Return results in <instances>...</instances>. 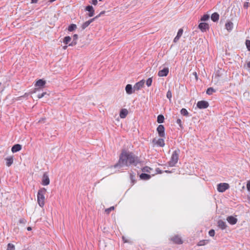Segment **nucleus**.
<instances>
[{
	"instance_id": "aec40b11",
	"label": "nucleus",
	"mask_w": 250,
	"mask_h": 250,
	"mask_svg": "<svg viewBox=\"0 0 250 250\" xmlns=\"http://www.w3.org/2000/svg\"><path fill=\"white\" fill-rule=\"evenodd\" d=\"M128 114V111L126 109H122L120 112V117L121 118H125Z\"/></svg>"
},
{
	"instance_id": "20e7f679",
	"label": "nucleus",
	"mask_w": 250,
	"mask_h": 250,
	"mask_svg": "<svg viewBox=\"0 0 250 250\" xmlns=\"http://www.w3.org/2000/svg\"><path fill=\"white\" fill-rule=\"evenodd\" d=\"M228 183H220L217 185V190L220 192H223L229 188Z\"/></svg>"
},
{
	"instance_id": "a19ab883",
	"label": "nucleus",
	"mask_w": 250,
	"mask_h": 250,
	"mask_svg": "<svg viewBox=\"0 0 250 250\" xmlns=\"http://www.w3.org/2000/svg\"><path fill=\"white\" fill-rule=\"evenodd\" d=\"M250 6V3L249 2H245L244 4V8L247 9Z\"/></svg>"
},
{
	"instance_id": "49530a36",
	"label": "nucleus",
	"mask_w": 250,
	"mask_h": 250,
	"mask_svg": "<svg viewBox=\"0 0 250 250\" xmlns=\"http://www.w3.org/2000/svg\"><path fill=\"white\" fill-rule=\"evenodd\" d=\"M78 39V35L77 34H74L73 36V40L77 41Z\"/></svg>"
},
{
	"instance_id": "9d476101",
	"label": "nucleus",
	"mask_w": 250,
	"mask_h": 250,
	"mask_svg": "<svg viewBox=\"0 0 250 250\" xmlns=\"http://www.w3.org/2000/svg\"><path fill=\"white\" fill-rule=\"evenodd\" d=\"M85 11H88V13L87 14L88 16L90 17H91L94 15V9L92 6L91 5H87L86 6L85 8Z\"/></svg>"
},
{
	"instance_id": "dca6fc26",
	"label": "nucleus",
	"mask_w": 250,
	"mask_h": 250,
	"mask_svg": "<svg viewBox=\"0 0 250 250\" xmlns=\"http://www.w3.org/2000/svg\"><path fill=\"white\" fill-rule=\"evenodd\" d=\"M218 227L222 229H224L227 228V225L225 221L222 220H219L217 222Z\"/></svg>"
},
{
	"instance_id": "ea45409f",
	"label": "nucleus",
	"mask_w": 250,
	"mask_h": 250,
	"mask_svg": "<svg viewBox=\"0 0 250 250\" xmlns=\"http://www.w3.org/2000/svg\"><path fill=\"white\" fill-rule=\"evenodd\" d=\"M208 234L210 236L213 237L215 235V231L214 229H211L208 232Z\"/></svg>"
},
{
	"instance_id": "de8ad7c7",
	"label": "nucleus",
	"mask_w": 250,
	"mask_h": 250,
	"mask_svg": "<svg viewBox=\"0 0 250 250\" xmlns=\"http://www.w3.org/2000/svg\"><path fill=\"white\" fill-rule=\"evenodd\" d=\"M176 123L180 125V126H182V121H181V119H178L177 120Z\"/></svg>"
},
{
	"instance_id": "f03ea898",
	"label": "nucleus",
	"mask_w": 250,
	"mask_h": 250,
	"mask_svg": "<svg viewBox=\"0 0 250 250\" xmlns=\"http://www.w3.org/2000/svg\"><path fill=\"white\" fill-rule=\"evenodd\" d=\"M180 153V150L178 148L175 150L171 156L169 161L168 162V166L170 167H175L179 160V156Z\"/></svg>"
},
{
	"instance_id": "6e6d98bb",
	"label": "nucleus",
	"mask_w": 250,
	"mask_h": 250,
	"mask_svg": "<svg viewBox=\"0 0 250 250\" xmlns=\"http://www.w3.org/2000/svg\"><path fill=\"white\" fill-rule=\"evenodd\" d=\"M27 230L30 231L32 229V228L30 227H27Z\"/></svg>"
},
{
	"instance_id": "e433bc0d",
	"label": "nucleus",
	"mask_w": 250,
	"mask_h": 250,
	"mask_svg": "<svg viewBox=\"0 0 250 250\" xmlns=\"http://www.w3.org/2000/svg\"><path fill=\"white\" fill-rule=\"evenodd\" d=\"M114 209V207L113 206V207H110L109 208H106L105 210V211L106 213L109 214L112 210H113Z\"/></svg>"
},
{
	"instance_id": "e2e57ef3",
	"label": "nucleus",
	"mask_w": 250,
	"mask_h": 250,
	"mask_svg": "<svg viewBox=\"0 0 250 250\" xmlns=\"http://www.w3.org/2000/svg\"><path fill=\"white\" fill-rule=\"evenodd\" d=\"M99 0V1H102V0Z\"/></svg>"
},
{
	"instance_id": "9b49d317",
	"label": "nucleus",
	"mask_w": 250,
	"mask_h": 250,
	"mask_svg": "<svg viewBox=\"0 0 250 250\" xmlns=\"http://www.w3.org/2000/svg\"><path fill=\"white\" fill-rule=\"evenodd\" d=\"M145 82L144 80H141L139 82L136 83L133 86L134 91L140 90L144 86Z\"/></svg>"
},
{
	"instance_id": "4be33fe9",
	"label": "nucleus",
	"mask_w": 250,
	"mask_h": 250,
	"mask_svg": "<svg viewBox=\"0 0 250 250\" xmlns=\"http://www.w3.org/2000/svg\"><path fill=\"white\" fill-rule=\"evenodd\" d=\"M129 177L132 186L136 182V180L135 179V173L132 171H131L129 173Z\"/></svg>"
},
{
	"instance_id": "4c0bfd02",
	"label": "nucleus",
	"mask_w": 250,
	"mask_h": 250,
	"mask_svg": "<svg viewBox=\"0 0 250 250\" xmlns=\"http://www.w3.org/2000/svg\"><path fill=\"white\" fill-rule=\"evenodd\" d=\"M246 45L249 51H250V40H247L246 41Z\"/></svg>"
},
{
	"instance_id": "c03bdc74",
	"label": "nucleus",
	"mask_w": 250,
	"mask_h": 250,
	"mask_svg": "<svg viewBox=\"0 0 250 250\" xmlns=\"http://www.w3.org/2000/svg\"><path fill=\"white\" fill-rule=\"evenodd\" d=\"M19 223H21V224H25L26 223V220L24 218H21L20 219V220H19Z\"/></svg>"
},
{
	"instance_id": "1a4fd4ad",
	"label": "nucleus",
	"mask_w": 250,
	"mask_h": 250,
	"mask_svg": "<svg viewBox=\"0 0 250 250\" xmlns=\"http://www.w3.org/2000/svg\"><path fill=\"white\" fill-rule=\"evenodd\" d=\"M97 19V17H94L92 19H90L89 20L84 22L81 25V28L82 30H84L86 27H87L89 24L94 21L95 20Z\"/></svg>"
},
{
	"instance_id": "39448f33",
	"label": "nucleus",
	"mask_w": 250,
	"mask_h": 250,
	"mask_svg": "<svg viewBox=\"0 0 250 250\" xmlns=\"http://www.w3.org/2000/svg\"><path fill=\"white\" fill-rule=\"evenodd\" d=\"M165 128L164 125H160L157 128V131L159 135V136L162 138L165 137Z\"/></svg>"
},
{
	"instance_id": "c756f323",
	"label": "nucleus",
	"mask_w": 250,
	"mask_h": 250,
	"mask_svg": "<svg viewBox=\"0 0 250 250\" xmlns=\"http://www.w3.org/2000/svg\"><path fill=\"white\" fill-rule=\"evenodd\" d=\"M208 242V240H201L198 243L197 245L199 246H204V245H206Z\"/></svg>"
},
{
	"instance_id": "4d7b16f0",
	"label": "nucleus",
	"mask_w": 250,
	"mask_h": 250,
	"mask_svg": "<svg viewBox=\"0 0 250 250\" xmlns=\"http://www.w3.org/2000/svg\"><path fill=\"white\" fill-rule=\"evenodd\" d=\"M193 74L195 75L196 79H197V75L196 72H194Z\"/></svg>"
},
{
	"instance_id": "c85d7f7f",
	"label": "nucleus",
	"mask_w": 250,
	"mask_h": 250,
	"mask_svg": "<svg viewBox=\"0 0 250 250\" xmlns=\"http://www.w3.org/2000/svg\"><path fill=\"white\" fill-rule=\"evenodd\" d=\"M77 28V25L75 24H71L68 27V30L69 32H72Z\"/></svg>"
},
{
	"instance_id": "5fc2aeb1",
	"label": "nucleus",
	"mask_w": 250,
	"mask_h": 250,
	"mask_svg": "<svg viewBox=\"0 0 250 250\" xmlns=\"http://www.w3.org/2000/svg\"><path fill=\"white\" fill-rule=\"evenodd\" d=\"M247 66H248V68H249L250 69V62H249L247 63Z\"/></svg>"
},
{
	"instance_id": "cd10ccee",
	"label": "nucleus",
	"mask_w": 250,
	"mask_h": 250,
	"mask_svg": "<svg viewBox=\"0 0 250 250\" xmlns=\"http://www.w3.org/2000/svg\"><path fill=\"white\" fill-rule=\"evenodd\" d=\"M215 92H216V90L214 89L213 88H212V87H209V88H208L207 89V91H206V93L208 95H210L212 94L213 93H214Z\"/></svg>"
},
{
	"instance_id": "7ed1b4c3",
	"label": "nucleus",
	"mask_w": 250,
	"mask_h": 250,
	"mask_svg": "<svg viewBox=\"0 0 250 250\" xmlns=\"http://www.w3.org/2000/svg\"><path fill=\"white\" fill-rule=\"evenodd\" d=\"M46 192V189L44 188H41L38 190L37 194V201L41 207H43L44 205V194Z\"/></svg>"
},
{
	"instance_id": "8fccbe9b",
	"label": "nucleus",
	"mask_w": 250,
	"mask_h": 250,
	"mask_svg": "<svg viewBox=\"0 0 250 250\" xmlns=\"http://www.w3.org/2000/svg\"><path fill=\"white\" fill-rule=\"evenodd\" d=\"M105 13V11H102L100 13V14L96 16L95 17H97V19L99 18L101 16L103 15V14H104Z\"/></svg>"
},
{
	"instance_id": "f3484780",
	"label": "nucleus",
	"mask_w": 250,
	"mask_h": 250,
	"mask_svg": "<svg viewBox=\"0 0 250 250\" xmlns=\"http://www.w3.org/2000/svg\"><path fill=\"white\" fill-rule=\"evenodd\" d=\"M46 83L45 81L42 79H40L37 81L36 83L35 84L36 87H42L44 86Z\"/></svg>"
},
{
	"instance_id": "09e8293b",
	"label": "nucleus",
	"mask_w": 250,
	"mask_h": 250,
	"mask_svg": "<svg viewBox=\"0 0 250 250\" xmlns=\"http://www.w3.org/2000/svg\"><path fill=\"white\" fill-rule=\"evenodd\" d=\"M156 171L157 173L158 174H162L163 173V171L159 168H157L156 169Z\"/></svg>"
},
{
	"instance_id": "bb28decb",
	"label": "nucleus",
	"mask_w": 250,
	"mask_h": 250,
	"mask_svg": "<svg viewBox=\"0 0 250 250\" xmlns=\"http://www.w3.org/2000/svg\"><path fill=\"white\" fill-rule=\"evenodd\" d=\"M71 41V38L69 36H66L64 38L63 42L65 44H68Z\"/></svg>"
},
{
	"instance_id": "5701e85b",
	"label": "nucleus",
	"mask_w": 250,
	"mask_h": 250,
	"mask_svg": "<svg viewBox=\"0 0 250 250\" xmlns=\"http://www.w3.org/2000/svg\"><path fill=\"white\" fill-rule=\"evenodd\" d=\"M219 19V15L218 13L214 12L211 15V19L214 22L217 21Z\"/></svg>"
},
{
	"instance_id": "ddd939ff",
	"label": "nucleus",
	"mask_w": 250,
	"mask_h": 250,
	"mask_svg": "<svg viewBox=\"0 0 250 250\" xmlns=\"http://www.w3.org/2000/svg\"><path fill=\"white\" fill-rule=\"evenodd\" d=\"M227 220L231 225H235L237 222V219L232 216H228Z\"/></svg>"
},
{
	"instance_id": "c9c22d12",
	"label": "nucleus",
	"mask_w": 250,
	"mask_h": 250,
	"mask_svg": "<svg viewBox=\"0 0 250 250\" xmlns=\"http://www.w3.org/2000/svg\"><path fill=\"white\" fill-rule=\"evenodd\" d=\"M152 78H149L148 79H147V80L146 81V84L147 85V86H150L152 84Z\"/></svg>"
},
{
	"instance_id": "412c9836",
	"label": "nucleus",
	"mask_w": 250,
	"mask_h": 250,
	"mask_svg": "<svg viewBox=\"0 0 250 250\" xmlns=\"http://www.w3.org/2000/svg\"><path fill=\"white\" fill-rule=\"evenodd\" d=\"M6 161V165L7 167H10L13 163V158L12 156H10L5 159Z\"/></svg>"
},
{
	"instance_id": "7c9ffc66",
	"label": "nucleus",
	"mask_w": 250,
	"mask_h": 250,
	"mask_svg": "<svg viewBox=\"0 0 250 250\" xmlns=\"http://www.w3.org/2000/svg\"><path fill=\"white\" fill-rule=\"evenodd\" d=\"M181 114L185 116H188L189 113L186 108H182L180 111Z\"/></svg>"
},
{
	"instance_id": "58836bf2",
	"label": "nucleus",
	"mask_w": 250,
	"mask_h": 250,
	"mask_svg": "<svg viewBox=\"0 0 250 250\" xmlns=\"http://www.w3.org/2000/svg\"><path fill=\"white\" fill-rule=\"evenodd\" d=\"M183 30L182 28H180L179 29L177 34L176 36L181 37L183 34Z\"/></svg>"
},
{
	"instance_id": "393cba45",
	"label": "nucleus",
	"mask_w": 250,
	"mask_h": 250,
	"mask_svg": "<svg viewBox=\"0 0 250 250\" xmlns=\"http://www.w3.org/2000/svg\"><path fill=\"white\" fill-rule=\"evenodd\" d=\"M156 144L161 147L164 146L165 145L164 140L163 138H159L156 141Z\"/></svg>"
},
{
	"instance_id": "864d4df0",
	"label": "nucleus",
	"mask_w": 250,
	"mask_h": 250,
	"mask_svg": "<svg viewBox=\"0 0 250 250\" xmlns=\"http://www.w3.org/2000/svg\"><path fill=\"white\" fill-rule=\"evenodd\" d=\"M38 1V0H31V3H36Z\"/></svg>"
},
{
	"instance_id": "3c124183",
	"label": "nucleus",
	"mask_w": 250,
	"mask_h": 250,
	"mask_svg": "<svg viewBox=\"0 0 250 250\" xmlns=\"http://www.w3.org/2000/svg\"><path fill=\"white\" fill-rule=\"evenodd\" d=\"M247 188L248 190L250 191V181L248 182L247 184Z\"/></svg>"
},
{
	"instance_id": "79ce46f5",
	"label": "nucleus",
	"mask_w": 250,
	"mask_h": 250,
	"mask_svg": "<svg viewBox=\"0 0 250 250\" xmlns=\"http://www.w3.org/2000/svg\"><path fill=\"white\" fill-rule=\"evenodd\" d=\"M77 43V42L76 41L73 40L72 42L69 44V46H75Z\"/></svg>"
},
{
	"instance_id": "052dcab7",
	"label": "nucleus",
	"mask_w": 250,
	"mask_h": 250,
	"mask_svg": "<svg viewBox=\"0 0 250 250\" xmlns=\"http://www.w3.org/2000/svg\"><path fill=\"white\" fill-rule=\"evenodd\" d=\"M165 172H166V173H170V171H168V170H165Z\"/></svg>"
},
{
	"instance_id": "a18cd8bd",
	"label": "nucleus",
	"mask_w": 250,
	"mask_h": 250,
	"mask_svg": "<svg viewBox=\"0 0 250 250\" xmlns=\"http://www.w3.org/2000/svg\"><path fill=\"white\" fill-rule=\"evenodd\" d=\"M180 37H178V36H176L174 38V40H173V42H177L179 41V39H180Z\"/></svg>"
},
{
	"instance_id": "0eeeda50",
	"label": "nucleus",
	"mask_w": 250,
	"mask_h": 250,
	"mask_svg": "<svg viewBox=\"0 0 250 250\" xmlns=\"http://www.w3.org/2000/svg\"><path fill=\"white\" fill-rule=\"evenodd\" d=\"M50 183V180L46 172L44 173L42 178V184L43 186L48 185Z\"/></svg>"
},
{
	"instance_id": "bf43d9fd",
	"label": "nucleus",
	"mask_w": 250,
	"mask_h": 250,
	"mask_svg": "<svg viewBox=\"0 0 250 250\" xmlns=\"http://www.w3.org/2000/svg\"><path fill=\"white\" fill-rule=\"evenodd\" d=\"M67 48V45L64 46L63 47V49H66Z\"/></svg>"
},
{
	"instance_id": "13d9d810",
	"label": "nucleus",
	"mask_w": 250,
	"mask_h": 250,
	"mask_svg": "<svg viewBox=\"0 0 250 250\" xmlns=\"http://www.w3.org/2000/svg\"><path fill=\"white\" fill-rule=\"evenodd\" d=\"M39 90V89L38 88H36L35 90H34V92H32L31 93H33V92H36V91H38Z\"/></svg>"
},
{
	"instance_id": "2f4dec72",
	"label": "nucleus",
	"mask_w": 250,
	"mask_h": 250,
	"mask_svg": "<svg viewBox=\"0 0 250 250\" xmlns=\"http://www.w3.org/2000/svg\"><path fill=\"white\" fill-rule=\"evenodd\" d=\"M209 18V15L208 14H205L201 18L200 20L201 21H208Z\"/></svg>"
},
{
	"instance_id": "a211bd4d",
	"label": "nucleus",
	"mask_w": 250,
	"mask_h": 250,
	"mask_svg": "<svg viewBox=\"0 0 250 250\" xmlns=\"http://www.w3.org/2000/svg\"><path fill=\"white\" fill-rule=\"evenodd\" d=\"M125 91L127 94H131L133 93L135 91H134L133 88L131 84H127L125 86Z\"/></svg>"
},
{
	"instance_id": "6e6552de",
	"label": "nucleus",
	"mask_w": 250,
	"mask_h": 250,
	"mask_svg": "<svg viewBox=\"0 0 250 250\" xmlns=\"http://www.w3.org/2000/svg\"><path fill=\"white\" fill-rule=\"evenodd\" d=\"M198 28L201 30L202 32H206V31L209 29V26L208 24L207 23L201 22L198 25Z\"/></svg>"
},
{
	"instance_id": "f8f14e48",
	"label": "nucleus",
	"mask_w": 250,
	"mask_h": 250,
	"mask_svg": "<svg viewBox=\"0 0 250 250\" xmlns=\"http://www.w3.org/2000/svg\"><path fill=\"white\" fill-rule=\"evenodd\" d=\"M168 68L167 67H165L159 71L158 75L159 77H166L168 75Z\"/></svg>"
},
{
	"instance_id": "72a5a7b5",
	"label": "nucleus",
	"mask_w": 250,
	"mask_h": 250,
	"mask_svg": "<svg viewBox=\"0 0 250 250\" xmlns=\"http://www.w3.org/2000/svg\"><path fill=\"white\" fill-rule=\"evenodd\" d=\"M150 170H151V168L147 166H146L142 169V171L146 172H150Z\"/></svg>"
},
{
	"instance_id": "4468645a",
	"label": "nucleus",
	"mask_w": 250,
	"mask_h": 250,
	"mask_svg": "<svg viewBox=\"0 0 250 250\" xmlns=\"http://www.w3.org/2000/svg\"><path fill=\"white\" fill-rule=\"evenodd\" d=\"M171 240L175 244H181L183 243V241L181 238L178 235H175L171 238Z\"/></svg>"
},
{
	"instance_id": "37998d69",
	"label": "nucleus",
	"mask_w": 250,
	"mask_h": 250,
	"mask_svg": "<svg viewBox=\"0 0 250 250\" xmlns=\"http://www.w3.org/2000/svg\"><path fill=\"white\" fill-rule=\"evenodd\" d=\"M46 92H43L42 94H39L38 95V98L39 99H41L42 98L43 96H44V95H46Z\"/></svg>"
},
{
	"instance_id": "b1692460",
	"label": "nucleus",
	"mask_w": 250,
	"mask_h": 250,
	"mask_svg": "<svg viewBox=\"0 0 250 250\" xmlns=\"http://www.w3.org/2000/svg\"><path fill=\"white\" fill-rule=\"evenodd\" d=\"M140 178L142 180H147L151 178V176L148 174L142 173L140 175Z\"/></svg>"
},
{
	"instance_id": "6ab92c4d",
	"label": "nucleus",
	"mask_w": 250,
	"mask_h": 250,
	"mask_svg": "<svg viewBox=\"0 0 250 250\" xmlns=\"http://www.w3.org/2000/svg\"><path fill=\"white\" fill-rule=\"evenodd\" d=\"M226 29L229 32L231 31L233 28V24L230 21H228L225 24Z\"/></svg>"
},
{
	"instance_id": "f257e3e1",
	"label": "nucleus",
	"mask_w": 250,
	"mask_h": 250,
	"mask_svg": "<svg viewBox=\"0 0 250 250\" xmlns=\"http://www.w3.org/2000/svg\"><path fill=\"white\" fill-rule=\"evenodd\" d=\"M141 163L139 158L132 152L123 151L120 155L118 162L114 165L115 168H121L131 165L137 166Z\"/></svg>"
},
{
	"instance_id": "603ef678",
	"label": "nucleus",
	"mask_w": 250,
	"mask_h": 250,
	"mask_svg": "<svg viewBox=\"0 0 250 250\" xmlns=\"http://www.w3.org/2000/svg\"><path fill=\"white\" fill-rule=\"evenodd\" d=\"M98 3L97 0H92L91 3L94 5H96Z\"/></svg>"
},
{
	"instance_id": "a878e982",
	"label": "nucleus",
	"mask_w": 250,
	"mask_h": 250,
	"mask_svg": "<svg viewBox=\"0 0 250 250\" xmlns=\"http://www.w3.org/2000/svg\"><path fill=\"white\" fill-rule=\"evenodd\" d=\"M164 120L165 118L163 115L160 114L157 116V121L158 123L161 124L164 123Z\"/></svg>"
},
{
	"instance_id": "680f3d73",
	"label": "nucleus",
	"mask_w": 250,
	"mask_h": 250,
	"mask_svg": "<svg viewBox=\"0 0 250 250\" xmlns=\"http://www.w3.org/2000/svg\"><path fill=\"white\" fill-rule=\"evenodd\" d=\"M27 95H28V94L25 93V94L22 97H25V96H27Z\"/></svg>"
},
{
	"instance_id": "f704fd0d",
	"label": "nucleus",
	"mask_w": 250,
	"mask_h": 250,
	"mask_svg": "<svg viewBox=\"0 0 250 250\" xmlns=\"http://www.w3.org/2000/svg\"><path fill=\"white\" fill-rule=\"evenodd\" d=\"M167 97L169 99V101H171V99L172 98V93L170 90H168L167 93Z\"/></svg>"
},
{
	"instance_id": "2eb2a0df",
	"label": "nucleus",
	"mask_w": 250,
	"mask_h": 250,
	"mask_svg": "<svg viewBox=\"0 0 250 250\" xmlns=\"http://www.w3.org/2000/svg\"><path fill=\"white\" fill-rule=\"evenodd\" d=\"M21 146L20 144L14 145L11 148V151L13 153H16L20 151L21 149Z\"/></svg>"
},
{
	"instance_id": "423d86ee",
	"label": "nucleus",
	"mask_w": 250,
	"mask_h": 250,
	"mask_svg": "<svg viewBox=\"0 0 250 250\" xmlns=\"http://www.w3.org/2000/svg\"><path fill=\"white\" fill-rule=\"evenodd\" d=\"M209 104L206 101H200L197 103V106L199 109H205L208 107Z\"/></svg>"
},
{
	"instance_id": "473e14b6",
	"label": "nucleus",
	"mask_w": 250,
	"mask_h": 250,
	"mask_svg": "<svg viewBox=\"0 0 250 250\" xmlns=\"http://www.w3.org/2000/svg\"><path fill=\"white\" fill-rule=\"evenodd\" d=\"M6 250H15V246L12 244L9 243L7 245Z\"/></svg>"
}]
</instances>
